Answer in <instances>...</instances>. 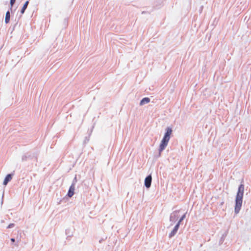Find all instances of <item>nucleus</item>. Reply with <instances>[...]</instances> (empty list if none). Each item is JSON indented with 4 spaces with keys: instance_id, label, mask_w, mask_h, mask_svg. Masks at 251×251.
Returning a JSON list of instances; mask_svg holds the SVG:
<instances>
[{
    "instance_id": "nucleus-1",
    "label": "nucleus",
    "mask_w": 251,
    "mask_h": 251,
    "mask_svg": "<svg viewBox=\"0 0 251 251\" xmlns=\"http://www.w3.org/2000/svg\"><path fill=\"white\" fill-rule=\"evenodd\" d=\"M244 192V185L242 184H240L238 189L235 199V205L234 208V212L236 214H238L241 208L243 194Z\"/></svg>"
},
{
    "instance_id": "nucleus-2",
    "label": "nucleus",
    "mask_w": 251,
    "mask_h": 251,
    "mask_svg": "<svg viewBox=\"0 0 251 251\" xmlns=\"http://www.w3.org/2000/svg\"><path fill=\"white\" fill-rule=\"evenodd\" d=\"M172 132V129L171 127H168L166 128V132L159 146V151L160 153L167 147Z\"/></svg>"
},
{
    "instance_id": "nucleus-3",
    "label": "nucleus",
    "mask_w": 251,
    "mask_h": 251,
    "mask_svg": "<svg viewBox=\"0 0 251 251\" xmlns=\"http://www.w3.org/2000/svg\"><path fill=\"white\" fill-rule=\"evenodd\" d=\"M37 156L35 153H26L22 156V160L23 161H30L32 163L37 161Z\"/></svg>"
},
{
    "instance_id": "nucleus-4",
    "label": "nucleus",
    "mask_w": 251,
    "mask_h": 251,
    "mask_svg": "<svg viewBox=\"0 0 251 251\" xmlns=\"http://www.w3.org/2000/svg\"><path fill=\"white\" fill-rule=\"evenodd\" d=\"M180 210H175L170 214V221L171 223V226L177 220L180 216Z\"/></svg>"
},
{
    "instance_id": "nucleus-5",
    "label": "nucleus",
    "mask_w": 251,
    "mask_h": 251,
    "mask_svg": "<svg viewBox=\"0 0 251 251\" xmlns=\"http://www.w3.org/2000/svg\"><path fill=\"white\" fill-rule=\"evenodd\" d=\"M152 181V177L151 175L148 176L145 179V186L147 188H149L151 186Z\"/></svg>"
},
{
    "instance_id": "nucleus-6",
    "label": "nucleus",
    "mask_w": 251,
    "mask_h": 251,
    "mask_svg": "<svg viewBox=\"0 0 251 251\" xmlns=\"http://www.w3.org/2000/svg\"><path fill=\"white\" fill-rule=\"evenodd\" d=\"M179 227V226H178V224L176 225L173 229L169 235V237L170 238H172V237L176 235V234L177 232Z\"/></svg>"
},
{
    "instance_id": "nucleus-7",
    "label": "nucleus",
    "mask_w": 251,
    "mask_h": 251,
    "mask_svg": "<svg viewBox=\"0 0 251 251\" xmlns=\"http://www.w3.org/2000/svg\"><path fill=\"white\" fill-rule=\"evenodd\" d=\"M13 176V174H8L7 175H6V176H5V177L4 179L3 184L4 185H6L7 184V183L12 179Z\"/></svg>"
},
{
    "instance_id": "nucleus-8",
    "label": "nucleus",
    "mask_w": 251,
    "mask_h": 251,
    "mask_svg": "<svg viewBox=\"0 0 251 251\" xmlns=\"http://www.w3.org/2000/svg\"><path fill=\"white\" fill-rule=\"evenodd\" d=\"M75 189V186H74L73 185H71V186L69 188L68 194H67V196L69 198L72 197L74 195Z\"/></svg>"
},
{
    "instance_id": "nucleus-9",
    "label": "nucleus",
    "mask_w": 251,
    "mask_h": 251,
    "mask_svg": "<svg viewBox=\"0 0 251 251\" xmlns=\"http://www.w3.org/2000/svg\"><path fill=\"white\" fill-rule=\"evenodd\" d=\"M150 101V99L149 98H144L140 101V105H143L145 104L148 103Z\"/></svg>"
},
{
    "instance_id": "nucleus-10",
    "label": "nucleus",
    "mask_w": 251,
    "mask_h": 251,
    "mask_svg": "<svg viewBox=\"0 0 251 251\" xmlns=\"http://www.w3.org/2000/svg\"><path fill=\"white\" fill-rule=\"evenodd\" d=\"M10 19V13L9 10L7 11L5 14V23L7 24L9 22Z\"/></svg>"
},
{
    "instance_id": "nucleus-11",
    "label": "nucleus",
    "mask_w": 251,
    "mask_h": 251,
    "mask_svg": "<svg viewBox=\"0 0 251 251\" xmlns=\"http://www.w3.org/2000/svg\"><path fill=\"white\" fill-rule=\"evenodd\" d=\"M28 3H29L28 1H26L24 4V5L21 10V13L22 14H23L25 13V11L28 6Z\"/></svg>"
},
{
    "instance_id": "nucleus-12",
    "label": "nucleus",
    "mask_w": 251,
    "mask_h": 251,
    "mask_svg": "<svg viewBox=\"0 0 251 251\" xmlns=\"http://www.w3.org/2000/svg\"><path fill=\"white\" fill-rule=\"evenodd\" d=\"M16 0H10V9L12 10L13 4L15 3Z\"/></svg>"
},
{
    "instance_id": "nucleus-13",
    "label": "nucleus",
    "mask_w": 251,
    "mask_h": 251,
    "mask_svg": "<svg viewBox=\"0 0 251 251\" xmlns=\"http://www.w3.org/2000/svg\"><path fill=\"white\" fill-rule=\"evenodd\" d=\"M76 182H77V179H76V176H75V177L74 179H73V182H72V184L71 185H73L74 186H75Z\"/></svg>"
},
{
    "instance_id": "nucleus-14",
    "label": "nucleus",
    "mask_w": 251,
    "mask_h": 251,
    "mask_svg": "<svg viewBox=\"0 0 251 251\" xmlns=\"http://www.w3.org/2000/svg\"><path fill=\"white\" fill-rule=\"evenodd\" d=\"M15 225L14 224L11 223L7 227V228H11L14 226Z\"/></svg>"
},
{
    "instance_id": "nucleus-15",
    "label": "nucleus",
    "mask_w": 251,
    "mask_h": 251,
    "mask_svg": "<svg viewBox=\"0 0 251 251\" xmlns=\"http://www.w3.org/2000/svg\"><path fill=\"white\" fill-rule=\"evenodd\" d=\"M183 219H181V218H180L179 219V220H178V221L177 222V223H176V224H178V226H180V224L181 223V222L183 221Z\"/></svg>"
},
{
    "instance_id": "nucleus-16",
    "label": "nucleus",
    "mask_w": 251,
    "mask_h": 251,
    "mask_svg": "<svg viewBox=\"0 0 251 251\" xmlns=\"http://www.w3.org/2000/svg\"><path fill=\"white\" fill-rule=\"evenodd\" d=\"M186 213H184L181 216V219H183L184 220L185 218H186Z\"/></svg>"
},
{
    "instance_id": "nucleus-17",
    "label": "nucleus",
    "mask_w": 251,
    "mask_h": 251,
    "mask_svg": "<svg viewBox=\"0 0 251 251\" xmlns=\"http://www.w3.org/2000/svg\"><path fill=\"white\" fill-rule=\"evenodd\" d=\"M10 240L12 242H14L15 241V240L14 238H11Z\"/></svg>"
}]
</instances>
